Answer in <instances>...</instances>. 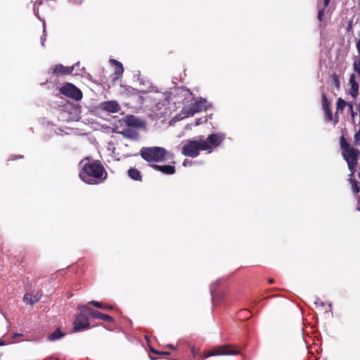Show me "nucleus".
I'll return each instance as SVG.
<instances>
[{
	"instance_id": "f257e3e1",
	"label": "nucleus",
	"mask_w": 360,
	"mask_h": 360,
	"mask_svg": "<svg viewBox=\"0 0 360 360\" xmlns=\"http://www.w3.org/2000/svg\"><path fill=\"white\" fill-rule=\"evenodd\" d=\"M79 166V177L86 184H97L105 178V169L98 161L86 158L80 162Z\"/></svg>"
},
{
	"instance_id": "f03ea898",
	"label": "nucleus",
	"mask_w": 360,
	"mask_h": 360,
	"mask_svg": "<svg viewBox=\"0 0 360 360\" xmlns=\"http://www.w3.org/2000/svg\"><path fill=\"white\" fill-rule=\"evenodd\" d=\"M141 156L147 162H165L173 158V155L162 147H143L140 150Z\"/></svg>"
},
{
	"instance_id": "7ed1b4c3",
	"label": "nucleus",
	"mask_w": 360,
	"mask_h": 360,
	"mask_svg": "<svg viewBox=\"0 0 360 360\" xmlns=\"http://www.w3.org/2000/svg\"><path fill=\"white\" fill-rule=\"evenodd\" d=\"M340 144L342 149V155L347 161L350 171V176H353L354 169L357 165L359 151L357 149L354 148L349 143H346L343 136L340 139Z\"/></svg>"
},
{
	"instance_id": "20e7f679",
	"label": "nucleus",
	"mask_w": 360,
	"mask_h": 360,
	"mask_svg": "<svg viewBox=\"0 0 360 360\" xmlns=\"http://www.w3.org/2000/svg\"><path fill=\"white\" fill-rule=\"evenodd\" d=\"M211 146L202 139L189 141L182 148L181 153L184 155L195 158L198 155L199 150H210Z\"/></svg>"
},
{
	"instance_id": "39448f33",
	"label": "nucleus",
	"mask_w": 360,
	"mask_h": 360,
	"mask_svg": "<svg viewBox=\"0 0 360 360\" xmlns=\"http://www.w3.org/2000/svg\"><path fill=\"white\" fill-rule=\"evenodd\" d=\"M79 314L76 317L73 323V330L75 332L86 329L89 326V317L85 313V311L89 309V307L85 305H82L79 307Z\"/></svg>"
},
{
	"instance_id": "423d86ee",
	"label": "nucleus",
	"mask_w": 360,
	"mask_h": 360,
	"mask_svg": "<svg viewBox=\"0 0 360 360\" xmlns=\"http://www.w3.org/2000/svg\"><path fill=\"white\" fill-rule=\"evenodd\" d=\"M208 108L207 102L205 99H200L187 105L182 109L184 117L193 116L195 113L206 110Z\"/></svg>"
},
{
	"instance_id": "0eeeda50",
	"label": "nucleus",
	"mask_w": 360,
	"mask_h": 360,
	"mask_svg": "<svg viewBox=\"0 0 360 360\" xmlns=\"http://www.w3.org/2000/svg\"><path fill=\"white\" fill-rule=\"evenodd\" d=\"M60 92L63 94L77 101L82 98V91L75 85L70 83H67L63 86H62L60 89Z\"/></svg>"
},
{
	"instance_id": "6e6552de",
	"label": "nucleus",
	"mask_w": 360,
	"mask_h": 360,
	"mask_svg": "<svg viewBox=\"0 0 360 360\" xmlns=\"http://www.w3.org/2000/svg\"><path fill=\"white\" fill-rule=\"evenodd\" d=\"M239 352L236 349H231L229 346H221L208 352L205 354V357L218 356V355H233L238 354Z\"/></svg>"
},
{
	"instance_id": "1a4fd4ad",
	"label": "nucleus",
	"mask_w": 360,
	"mask_h": 360,
	"mask_svg": "<svg viewBox=\"0 0 360 360\" xmlns=\"http://www.w3.org/2000/svg\"><path fill=\"white\" fill-rule=\"evenodd\" d=\"M77 65H79V63H76L75 65L71 67H65L62 65H56L50 70H51L52 73L55 75H69L72 72L73 70Z\"/></svg>"
},
{
	"instance_id": "9d476101",
	"label": "nucleus",
	"mask_w": 360,
	"mask_h": 360,
	"mask_svg": "<svg viewBox=\"0 0 360 360\" xmlns=\"http://www.w3.org/2000/svg\"><path fill=\"white\" fill-rule=\"evenodd\" d=\"M224 135L222 134H210L207 140H205L209 145L211 146V148L209 150L210 153L212 150L213 147H217L224 140Z\"/></svg>"
},
{
	"instance_id": "9b49d317",
	"label": "nucleus",
	"mask_w": 360,
	"mask_h": 360,
	"mask_svg": "<svg viewBox=\"0 0 360 360\" xmlns=\"http://www.w3.org/2000/svg\"><path fill=\"white\" fill-rule=\"evenodd\" d=\"M124 122L128 127L135 128H144L145 123L139 118L134 115H127L125 117Z\"/></svg>"
},
{
	"instance_id": "f8f14e48",
	"label": "nucleus",
	"mask_w": 360,
	"mask_h": 360,
	"mask_svg": "<svg viewBox=\"0 0 360 360\" xmlns=\"http://www.w3.org/2000/svg\"><path fill=\"white\" fill-rule=\"evenodd\" d=\"M41 297V293L39 292H27L24 295L23 300L29 304H34L37 303Z\"/></svg>"
},
{
	"instance_id": "ddd939ff",
	"label": "nucleus",
	"mask_w": 360,
	"mask_h": 360,
	"mask_svg": "<svg viewBox=\"0 0 360 360\" xmlns=\"http://www.w3.org/2000/svg\"><path fill=\"white\" fill-rule=\"evenodd\" d=\"M101 107L103 110L110 112H117L120 109L119 104L115 101H110L102 103Z\"/></svg>"
},
{
	"instance_id": "4468645a",
	"label": "nucleus",
	"mask_w": 360,
	"mask_h": 360,
	"mask_svg": "<svg viewBox=\"0 0 360 360\" xmlns=\"http://www.w3.org/2000/svg\"><path fill=\"white\" fill-rule=\"evenodd\" d=\"M117 133L131 140H136L139 138L138 132L130 128H124L122 131H117Z\"/></svg>"
},
{
	"instance_id": "2eb2a0df",
	"label": "nucleus",
	"mask_w": 360,
	"mask_h": 360,
	"mask_svg": "<svg viewBox=\"0 0 360 360\" xmlns=\"http://www.w3.org/2000/svg\"><path fill=\"white\" fill-rule=\"evenodd\" d=\"M155 170L160 171L165 174H173L175 172V167L172 165H158L152 166Z\"/></svg>"
},
{
	"instance_id": "dca6fc26",
	"label": "nucleus",
	"mask_w": 360,
	"mask_h": 360,
	"mask_svg": "<svg viewBox=\"0 0 360 360\" xmlns=\"http://www.w3.org/2000/svg\"><path fill=\"white\" fill-rule=\"evenodd\" d=\"M87 311H89V314L94 318L100 319L105 320V321H107L109 322H111L113 321V319L111 316H110L107 314H101V312H99L98 311L93 310L89 308V309H87Z\"/></svg>"
},
{
	"instance_id": "f3484780",
	"label": "nucleus",
	"mask_w": 360,
	"mask_h": 360,
	"mask_svg": "<svg viewBox=\"0 0 360 360\" xmlns=\"http://www.w3.org/2000/svg\"><path fill=\"white\" fill-rule=\"evenodd\" d=\"M349 84L351 85L350 94L353 97H356L357 94H358L359 85H358L357 82L355 80V76H354V74H352L350 76Z\"/></svg>"
},
{
	"instance_id": "a211bd4d",
	"label": "nucleus",
	"mask_w": 360,
	"mask_h": 360,
	"mask_svg": "<svg viewBox=\"0 0 360 360\" xmlns=\"http://www.w3.org/2000/svg\"><path fill=\"white\" fill-rule=\"evenodd\" d=\"M129 176L136 181H141L142 176L140 172L135 168H130L128 170Z\"/></svg>"
},
{
	"instance_id": "6ab92c4d",
	"label": "nucleus",
	"mask_w": 360,
	"mask_h": 360,
	"mask_svg": "<svg viewBox=\"0 0 360 360\" xmlns=\"http://www.w3.org/2000/svg\"><path fill=\"white\" fill-rule=\"evenodd\" d=\"M110 63L115 65V73L117 75L118 78L123 72V67L121 63L115 60H110Z\"/></svg>"
},
{
	"instance_id": "aec40b11",
	"label": "nucleus",
	"mask_w": 360,
	"mask_h": 360,
	"mask_svg": "<svg viewBox=\"0 0 360 360\" xmlns=\"http://www.w3.org/2000/svg\"><path fill=\"white\" fill-rule=\"evenodd\" d=\"M314 304L320 311L325 313L328 311V310L326 309V304L321 299L316 298L314 302Z\"/></svg>"
},
{
	"instance_id": "412c9836",
	"label": "nucleus",
	"mask_w": 360,
	"mask_h": 360,
	"mask_svg": "<svg viewBox=\"0 0 360 360\" xmlns=\"http://www.w3.org/2000/svg\"><path fill=\"white\" fill-rule=\"evenodd\" d=\"M63 336V333H62L60 330H56L55 332L49 335L48 340L50 341H55L56 340L60 339Z\"/></svg>"
},
{
	"instance_id": "4be33fe9",
	"label": "nucleus",
	"mask_w": 360,
	"mask_h": 360,
	"mask_svg": "<svg viewBox=\"0 0 360 360\" xmlns=\"http://www.w3.org/2000/svg\"><path fill=\"white\" fill-rule=\"evenodd\" d=\"M351 185H352V189L354 193L356 194L359 192V187L358 186L356 181L349 175V179Z\"/></svg>"
},
{
	"instance_id": "5701e85b",
	"label": "nucleus",
	"mask_w": 360,
	"mask_h": 360,
	"mask_svg": "<svg viewBox=\"0 0 360 360\" xmlns=\"http://www.w3.org/2000/svg\"><path fill=\"white\" fill-rule=\"evenodd\" d=\"M88 304H92L94 307H96L97 308H100V309H112L111 307L105 306L101 302H97V301H91Z\"/></svg>"
},
{
	"instance_id": "b1692460",
	"label": "nucleus",
	"mask_w": 360,
	"mask_h": 360,
	"mask_svg": "<svg viewBox=\"0 0 360 360\" xmlns=\"http://www.w3.org/2000/svg\"><path fill=\"white\" fill-rule=\"evenodd\" d=\"M347 103H348L345 102L343 99L339 98L337 101L338 110H342L347 105Z\"/></svg>"
},
{
	"instance_id": "393cba45",
	"label": "nucleus",
	"mask_w": 360,
	"mask_h": 360,
	"mask_svg": "<svg viewBox=\"0 0 360 360\" xmlns=\"http://www.w3.org/2000/svg\"><path fill=\"white\" fill-rule=\"evenodd\" d=\"M354 70L360 75V58H356L354 63Z\"/></svg>"
},
{
	"instance_id": "a878e982",
	"label": "nucleus",
	"mask_w": 360,
	"mask_h": 360,
	"mask_svg": "<svg viewBox=\"0 0 360 360\" xmlns=\"http://www.w3.org/2000/svg\"><path fill=\"white\" fill-rule=\"evenodd\" d=\"M329 103H329L328 100L327 99L326 94H322V107H323V109L325 110V109L329 108Z\"/></svg>"
},
{
	"instance_id": "bb28decb",
	"label": "nucleus",
	"mask_w": 360,
	"mask_h": 360,
	"mask_svg": "<svg viewBox=\"0 0 360 360\" xmlns=\"http://www.w3.org/2000/svg\"><path fill=\"white\" fill-rule=\"evenodd\" d=\"M43 27H44L43 36L41 37V43L42 46H44V41L46 40V26H45L44 22H43Z\"/></svg>"
},
{
	"instance_id": "cd10ccee",
	"label": "nucleus",
	"mask_w": 360,
	"mask_h": 360,
	"mask_svg": "<svg viewBox=\"0 0 360 360\" xmlns=\"http://www.w3.org/2000/svg\"><path fill=\"white\" fill-rule=\"evenodd\" d=\"M325 111L326 117L327 120H330L332 119V112L329 108L323 110Z\"/></svg>"
},
{
	"instance_id": "c85d7f7f",
	"label": "nucleus",
	"mask_w": 360,
	"mask_h": 360,
	"mask_svg": "<svg viewBox=\"0 0 360 360\" xmlns=\"http://www.w3.org/2000/svg\"><path fill=\"white\" fill-rule=\"evenodd\" d=\"M354 142L356 145H360V130L354 135Z\"/></svg>"
},
{
	"instance_id": "c756f323",
	"label": "nucleus",
	"mask_w": 360,
	"mask_h": 360,
	"mask_svg": "<svg viewBox=\"0 0 360 360\" xmlns=\"http://www.w3.org/2000/svg\"><path fill=\"white\" fill-rule=\"evenodd\" d=\"M324 8H320L319 10L318 18L320 21L322 20V17L324 15Z\"/></svg>"
},
{
	"instance_id": "7c9ffc66",
	"label": "nucleus",
	"mask_w": 360,
	"mask_h": 360,
	"mask_svg": "<svg viewBox=\"0 0 360 360\" xmlns=\"http://www.w3.org/2000/svg\"><path fill=\"white\" fill-rule=\"evenodd\" d=\"M347 108H348V110L351 112L352 117H354V111H353V106L351 103H347Z\"/></svg>"
},
{
	"instance_id": "2f4dec72",
	"label": "nucleus",
	"mask_w": 360,
	"mask_h": 360,
	"mask_svg": "<svg viewBox=\"0 0 360 360\" xmlns=\"http://www.w3.org/2000/svg\"><path fill=\"white\" fill-rule=\"evenodd\" d=\"M191 165V161L188 160H185L184 163H183V165L184 166H187V165Z\"/></svg>"
},
{
	"instance_id": "473e14b6",
	"label": "nucleus",
	"mask_w": 360,
	"mask_h": 360,
	"mask_svg": "<svg viewBox=\"0 0 360 360\" xmlns=\"http://www.w3.org/2000/svg\"><path fill=\"white\" fill-rule=\"evenodd\" d=\"M356 49L359 54H360V39L356 43Z\"/></svg>"
},
{
	"instance_id": "72a5a7b5",
	"label": "nucleus",
	"mask_w": 360,
	"mask_h": 360,
	"mask_svg": "<svg viewBox=\"0 0 360 360\" xmlns=\"http://www.w3.org/2000/svg\"><path fill=\"white\" fill-rule=\"evenodd\" d=\"M206 120H202V119H198L196 122H195V125H199L200 123H202V122H205Z\"/></svg>"
},
{
	"instance_id": "f704fd0d",
	"label": "nucleus",
	"mask_w": 360,
	"mask_h": 360,
	"mask_svg": "<svg viewBox=\"0 0 360 360\" xmlns=\"http://www.w3.org/2000/svg\"><path fill=\"white\" fill-rule=\"evenodd\" d=\"M330 0H323V6L326 7L328 6Z\"/></svg>"
},
{
	"instance_id": "c9c22d12",
	"label": "nucleus",
	"mask_w": 360,
	"mask_h": 360,
	"mask_svg": "<svg viewBox=\"0 0 360 360\" xmlns=\"http://www.w3.org/2000/svg\"><path fill=\"white\" fill-rule=\"evenodd\" d=\"M150 351H151L152 352L155 353V354H158V353H159V352H158V351H156L155 349H152V348L150 349Z\"/></svg>"
},
{
	"instance_id": "e433bc0d",
	"label": "nucleus",
	"mask_w": 360,
	"mask_h": 360,
	"mask_svg": "<svg viewBox=\"0 0 360 360\" xmlns=\"http://www.w3.org/2000/svg\"><path fill=\"white\" fill-rule=\"evenodd\" d=\"M158 354H168L169 352H159Z\"/></svg>"
},
{
	"instance_id": "4c0bfd02",
	"label": "nucleus",
	"mask_w": 360,
	"mask_h": 360,
	"mask_svg": "<svg viewBox=\"0 0 360 360\" xmlns=\"http://www.w3.org/2000/svg\"><path fill=\"white\" fill-rule=\"evenodd\" d=\"M20 334L15 333V334L13 335V338H14V337H17V336H20Z\"/></svg>"
},
{
	"instance_id": "58836bf2",
	"label": "nucleus",
	"mask_w": 360,
	"mask_h": 360,
	"mask_svg": "<svg viewBox=\"0 0 360 360\" xmlns=\"http://www.w3.org/2000/svg\"><path fill=\"white\" fill-rule=\"evenodd\" d=\"M3 345H5V343L2 341L0 342V346H3Z\"/></svg>"
},
{
	"instance_id": "ea45409f",
	"label": "nucleus",
	"mask_w": 360,
	"mask_h": 360,
	"mask_svg": "<svg viewBox=\"0 0 360 360\" xmlns=\"http://www.w3.org/2000/svg\"><path fill=\"white\" fill-rule=\"evenodd\" d=\"M168 347L172 348V349H173V348H174V347H173L172 345H168Z\"/></svg>"
},
{
	"instance_id": "a19ab883",
	"label": "nucleus",
	"mask_w": 360,
	"mask_h": 360,
	"mask_svg": "<svg viewBox=\"0 0 360 360\" xmlns=\"http://www.w3.org/2000/svg\"><path fill=\"white\" fill-rule=\"evenodd\" d=\"M192 352H193V356H195V352L194 349L192 350Z\"/></svg>"
},
{
	"instance_id": "79ce46f5",
	"label": "nucleus",
	"mask_w": 360,
	"mask_h": 360,
	"mask_svg": "<svg viewBox=\"0 0 360 360\" xmlns=\"http://www.w3.org/2000/svg\"><path fill=\"white\" fill-rule=\"evenodd\" d=\"M335 84H337V85L338 84V82L337 79H335Z\"/></svg>"
},
{
	"instance_id": "37998d69",
	"label": "nucleus",
	"mask_w": 360,
	"mask_h": 360,
	"mask_svg": "<svg viewBox=\"0 0 360 360\" xmlns=\"http://www.w3.org/2000/svg\"><path fill=\"white\" fill-rule=\"evenodd\" d=\"M269 282H270V283H273V282H274L273 279H270V280H269Z\"/></svg>"
},
{
	"instance_id": "c03bdc74",
	"label": "nucleus",
	"mask_w": 360,
	"mask_h": 360,
	"mask_svg": "<svg viewBox=\"0 0 360 360\" xmlns=\"http://www.w3.org/2000/svg\"><path fill=\"white\" fill-rule=\"evenodd\" d=\"M359 210H360V206H358V208H357Z\"/></svg>"
},
{
	"instance_id": "a18cd8bd",
	"label": "nucleus",
	"mask_w": 360,
	"mask_h": 360,
	"mask_svg": "<svg viewBox=\"0 0 360 360\" xmlns=\"http://www.w3.org/2000/svg\"><path fill=\"white\" fill-rule=\"evenodd\" d=\"M359 210H360V206H358V208H357Z\"/></svg>"
}]
</instances>
